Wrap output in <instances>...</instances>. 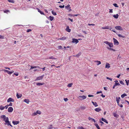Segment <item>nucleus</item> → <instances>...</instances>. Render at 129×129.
Segmentation results:
<instances>
[{"instance_id":"1","label":"nucleus","mask_w":129,"mask_h":129,"mask_svg":"<svg viewBox=\"0 0 129 129\" xmlns=\"http://www.w3.org/2000/svg\"><path fill=\"white\" fill-rule=\"evenodd\" d=\"M1 118L4 119V120L5 122V124H7L8 125H10L11 127H12V125L11 124L10 122L9 121V118L8 117H6L5 115H2L1 116Z\"/></svg>"},{"instance_id":"2","label":"nucleus","mask_w":129,"mask_h":129,"mask_svg":"<svg viewBox=\"0 0 129 129\" xmlns=\"http://www.w3.org/2000/svg\"><path fill=\"white\" fill-rule=\"evenodd\" d=\"M104 43L108 45L110 47H112L113 46V44L111 43H110L107 41L104 42Z\"/></svg>"},{"instance_id":"3","label":"nucleus","mask_w":129,"mask_h":129,"mask_svg":"<svg viewBox=\"0 0 129 129\" xmlns=\"http://www.w3.org/2000/svg\"><path fill=\"white\" fill-rule=\"evenodd\" d=\"M78 98L80 100H82L85 99L86 98V97L85 95L79 96L78 97Z\"/></svg>"},{"instance_id":"4","label":"nucleus","mask_w":129,"mask_h":129,"mask_svg":"<svg viewBox=\"0 0 129 129\" xmlns=\"http://www.w3.org/2000/svg\"><path fill=\"white\" fill-rule=\"evenodd\" d=\"M102 28L104 29H109L110 30H111L112 29V28L111 26H106L104 27H102Z\"/></svg>"},{"instance_id":"5","label":"nucleus","mask_w":129,"mask_h":129,"mask_svg":"<svg viewBox=\"0 0 129 129\" xmlns=\"http://www.w3.org/2000/svg\"><path fill=\"white\" fill-rule=\"evenodd\" d=\"M113 39L114 41V45H119V42L117 40L114 38H113Z\"/></svg>"},{"instance_id":"6","label":"nucleus","mask_w":129,"mask_h":129,"mask_svg":"<svg viewBox=\"0 0 129 129\" xmlns=\"http://www.w3.org/2000/svg\"><path fill=\"white\" fill-rule=\"evenodd\" d=\"M44 76V75L41 76L37 77L35 79V80H39L42 79Z\"/></svg>"},{"instance_id":"7","label":"nucleus","mask_w":129,"mask_h":129,"mask_svg":"<svg viewBox=\"0 0 129 129\" xmlns=\"http://www.w3.org/2000/svg\"><path fill=\"white\" fill-rule=\"evenodd\" d=\"M65 8L69 11V12H70L72 11V10L71 9V7H70L69 5H68L67 6L65 7Z\"/></svg>"},{"instance_id":"8","label":"nucleus","mask_w":129,"mask_h":129,"mask_svg":"<svg viewBox=\"0 0 129 129\" xmlns=\"http://www.w3.org/2000/svg\"><path fill=\"white\" fill-rule=\"evenodd\" d=\"M3 70L5 72L7 73L9 75H10L11 74L14 72V71H12L11 72H10L7 70Z\"/></svg>"},{"instance_id":"9","label":"nucleus","mask_w":129,"mask_h":129,"mask_svg":"<svg viewBox=\"0 0 129 129\" xmlns=\"http://www.w3.org/2000/svg\"><path fill=\"white\" fill-rule=\"evenodd\" d=\"M14 102V100L11 98H10L8 99L7 100L8 102Z\"/></svg>"},{"instance_id":"10","label":"nucleus","mask_w":129,"mask_h":129,"mask_svg":"<svg viewBox=\"0 0 129 129\" xmlns=\"http://www.w3.org/2000/svg\"><path fill=\"white\" fill-rule=\"evenodd\" d=\"M13 110V109L12 107H9L8 109V111L9 112H11Z\"/></svg>"},{"instance_id":"11","label":"nucleus","mask_w":129,"mask_h":129,"mask_svg":"<svg viewBox=\"0 0 129 129\" xmlns=\"http://www.w3.org/2000/svg\"><path fill=\"white\" fill-rule=\"evenodd\" d=\"M116 29L117 30H122V28L120 26H115V27Z\"/></svg>"},{"instance_id":"12","label":"nucleus","mask_w":129,"mask_h":129,"mask_svg":"<svg viewBox=\"0 0 129 129\" xmlns=\"http://www.w3.org/2000/svg\"><path fill=\"white\" fill-rule=\"evenodd\" d=\"M72 42L73 43H75L76 44H77L79 42V41L77 39L74 38L73 39V41Z\"/></svg>"},{"instance_id":"13","label":"nucleus","mask_w":129,"mask_h":129,"mask_svg":"<svg viewBox=\"0 0 129 129\" xmlns=\"http://www.w3.org/2000/svg\"><path fill=\"white\" fill-rule=\"evenodd\" d=\"M66 30L68 32H70L71 31V29L69 28V27L68 26H67L66 28Z\"/></svg>"},{"instance_id":"14","label":"nucleus","mask_w":129,"mask_h":129,"mask_svg":"<svg viewBox=\"0 0 129 129\" xmlns=\"http://www.w3.org/2000/svg\"><path fill=\"white\" fill-rule=\"evenodd\" d=\"M110 67V64L108 63H107L105 66V68L107 69H109Z\"/></svg>"},{"instance_id":"15","label":"nucleus","mask_w":129,"mask_h":129,"mask_svg":"<svg viewBox=\"0 0 129 129\" xmlns=\"http://www.w3.org/2000/svg\"><path fill=\"white\" fill-rule=\"evenodd\" d=\"M67 38L65 37H63L61 38L58 39V40H65Z\"/></svg>"},{"instance_id":"16","label":"nucleus","mask_w":129,"mask_h":129,"mask_svg":"<svg viewBox=\"0 0 129 129\" xmlns=\"http://www.w3.org/2000/svg\"><path fill=\"white\" fill-rule=\"evenodd\" d=\"M12 123L14 125H17L19 123V121H13L12 122Z\"/></svg>"},{"instance_id":"17","label":"nucleus","mask_w":129,"mask_h":129,"mask_svg":"<svg viewBox=\"0 0 129 129\" xmlns=\"http://www.w3.org/2000/svg\"><path fill=\"white\" fill-rule=\"evenodd\" d=\"M22 96V95L21 94H19L18 93H17V95H16V96L18 99H19V98H21Z\"/></svg>"},{"instance_id":"18","label":"nucleus","mask_w":129,"mask_h":129,"mask_svg":"<svg viewBox=\"0 0 129 129\" xmlns=\"http://www.w3.org/2000/svg\"><path fill=\"white\" fill-rule=\"evenodd\" d=\"M101 120L102 121L104 122H105L106 123H107V124L108 123V122L105 119L102 118Z\"/></svg>"},{"instance_id":"19","label":"nucleus","mask_w":129,"mask_h":129,"mask_svg":"<svg viewBox=\"0 0 129 129\" xmlns=\"http://www.w3.org/2000/svg\"><path fill=\"white\" fill-rule=\"evenodd\" d=\"M120 99V98L119 97H116V101H117V102L118 104V103H119Z\"/></svg>"},{"instance_id":"20","label":"nucleus","mask_w":129,"mask_h":129,"mask_svg":"<svg viewBox=\"0 0 129 129\" xmlns=\"http://www.w3.org/2000/svg\"><path fill=\"white\" fill-rule=\"evenodd\" d=\"M24 102H25V103H27V104H28L29 103V100L28 99H25L24 100Z\"/></svg>"},{"instance_id":"21","label":"nucleus","mask_w":129,"mask_h":129,"mask_svg":"<svg viewBox=\"0 0 129 129\" xmlns=\"http://www.w3.org/2000/svg\"><path fill=\"white\" fill-rule=\"evenodd\" d=\"M92 103L95 107H97L98 106L97 103L96 102H94L93 101H92Z\"/></svg>"},{"instance_id":"22","label":"nucleus","mask_w":129,"mask_h":129,"mask_svg":"<svg viewBox=\"0 0 129 129\" xmlns=\"http://www.w3.org/2000/svg\"><path fill=\"white\" fill-rule=\"evenodd\" d=\"M94 110L96 112H99L101 110V109L98 108H96Z\"/></svg>"},{"instance_id":"23","label":"nucleus","mask_w":129,"mask_h":129,"mask_svg":"<svg viewBox=\"0 0 129 129\" xmlns=\"http://www.w3.org/2000/svg\"><path fill=\"white\" fill-rule=\"evenodd\" d=\"M81 54V53L80 52L78 53V54L76 55H74L73 56L74 57H79Z\"/></svg>"},{"instance_id":"24","label":"nucleus","mask_w":129,"mask_h":129,"mask_svg":"<svg viewBox=\"0 0 129 129\" xmlns=\"http://www.w3.org/2000/svg\"><path fill=\"white\" fill-rule=\"evenodd\" d=\"M37 10H38V11L42 15H44V13L43 12L41 11L40 10V9H39L38 8L37 9Z\"/></svg>"},{"instance_id":"25","label":"nucleus","mask_w":129,"mask_h":129,"mask_svg":"<svg viewBox=\"0 0 129 129\" xmlns=\"http://www.w3.org/2000/svg\"><path fill=\"white\" fill-rule=\"evenodd\" d=\"M113 16L115 18L117 19L118 18L119 15L118 14H117L116 15H113Z\"/></svg>"},{"instance_id":"26","label":"nucleus","mask_w":129,"mask_h":129,"mask_svg":"<svg viewBox=\"0 0 129 129\" xmlns=\"http://www.w3.org/2000/svg\"><path fill=\"white\" fill-rule=\"evenodd\" d=\"M95 62H97V65H99L101 63V62L100 61H98V60H96L95 61H94Z\"/></svg>"},{"instance_id":"27","label":"nucleus","mask_w":129,"mask_h":129,"mask_svg":"<svg viewBox=\"0 0 129 129\" xmlns=\"http://www.w3.org/2000/svg\"><path fill=\"white\" fill-rule=\"evenodd\" d=\"M44 83H36V84L38 86H40L41 85H42L43 84H44Z\"/></svg>"},{"instance_id":"28","label":"nucleus","mask_w":129,"mask_h":129,"mask_svg":"<svg viewBox=\"0 0 129 129\" xmlns=\"http://www.w3.org/2000/svg\"><path fill=\"white\" fill-rule=\"evenodd\" d=\"M49 19L51 21H52L53 20L54 17H52L51 16H50L49 17Z\"/></svg>"},{"instance_id":"29","label":"nucleus","mask_w":129,"mask_h":129,"mask_svg":"<svg viewBox=\"0 0 129 129\" xmlns=\"http://www.w3.org/2000/svg\"><path fill=\"white\" fill-rule=\"evenodd\" d=\"M51 13L54 15L55 16L57 15L56 12H54L53 10H52L51 11Z\"/></svg>"},{"instance_id":"30","label":"nucleus","mask_w":129,"mask_h":129,"mask_svg":"<svg viewBox=\"0 0 129 129\" xmlns=\"http://www.w3.org/2000/svg\"><path fill=\"white\" fill-rule=\"evenodd\" d=\"M94 125L96 126V127L98 128V129H100V128L97 124L95 123L94 124Z\"/></svg>"},{"instance_id":"31","label":"nucleus","mask_w":129,"mask_h":129,"mask_svg":"<svg viewBox=\"0 0 129 129\" xmlns=\"http://www.w3.org/2000/svg\"><path fill=\"white\" fill-rule=\"evenodd\" d=\"M4 107L3 106L1 105L0 106V109L1 110H3L4 109Z\"/></svg>"},{"instance_id":"32","label":"nucleus","mask_w":129,"mask_h":129,"mask_svg":"<svg viewBox=\"0 0 129 129\" xmlns=\"http://www.w3.org/2000/svg\"><path fill=\"white\" fill-rule=\"evenodd\" d=\"M127 96V94H125V93H124L121 95V96L122 98H123L124 96Z\"/></svg>"},{"instance_id":"33","label":"nucleus","mask_w":129,"mask_h":129,"mask_svg":"<svg viewBox=\"0 0 129 129\" xmlns=\"http://www.w3.org/2000/svg\"><path fill=\"white\" fill-rule=\"evenodd\" d=\"M72 83H69L68 84L67 86L69 87H71L72 86Z\"/></svg>"},{"instance_id":"34","label":"nucleus","mask_w":129,"mask_h":129,"mask_svg":"<svg viewBox=\"0 0 129 129\" xmlns=\"http://www.w3.org/2000/svg\"><path fill=\"white\" fill-rule=\"evenodd\" d=\"M36 112L37 114H40L41 113V112L39 110L37 111Z\"/></svg>"},{"instance_id":"35","label":"nucleus","mask_w":129,"mask_h":129,"mask_svg":"<svg viewBox=\"0 0 129 129\" xmlns=\"http://www.w3.org/2000/svg\"><path fill=\"white\" fill-rule=\"evenodd\" d=\"M125 81H126L127 85H128L129 84V80H125Z\"/></svg>"},{"instance_id":"36","label":"nucleus","mask_w":129,"mask_h":129,"mask_svg":"<svg viewBox=\"0 0 129 129\" xmlns=\"http://www.w3.org/2000/svg\"><path fill=\"white\" fill-rule=\"evenodd\" d=\"M4 12L5 13H7V12H10V11H9V10H4Z\"/></svg>"},{"instance_id":"37","label":"nucleus","mask_w":129,"mask_h":129,"mask_svg":"<svg viewBox=\"0 0 129 129\" xmlns=\"http://www.w3.org/2000/svg\"><path fill=\"white\" fill-rule=\"evenodd\" d=\"M117 35H118V36L119 37H121L123 38H124L125 37L124 36H122V35L120 34H117Z\"/></svg>"},{"instance_id":"38","label":"nucleus","mask_w":129,"mask_h":129,"mask_svg":"<svg viewBox=\"0 0 129 129\" xmlns=\"http://www.w3.org/2000/svg\"><path fill=\"white\" fill-rule=\"evenodd\" d=\"M52 125H50L48 127V129H51L52 128Z\"/></svg>"},{"instance_id":"39","label":"nucleus","mask_w":129,"mask_h":129,"mask_svg":"<svg viewBox=\"0 0 129 129\" xmlns=\"http://www.w3.org/2000/svg\"><path fill=\"white\" fill-rule=\"evenodd\" d=\"M113 5L114 6L116 7H118V6L116 4H113Z\"/></svg>"},{"instance_id":"40","label":"nucleus","mask_w":129,"mask_h":129,"mask_svg":"<svg viewBox=\"0 0 129 129\" xmlns=\"http://www.w3.org/2000/svg\"><path fill=\"white\" fill-rule=\"evenodd\" d=\"M9 2L11 3H14V1L13 0H8Z\"/></svg>"},{"instance_id":"41","label":"nucleus","mask_w":129,"mask_h":129,"mask_svg":"<svg viewBox=\"0 0 129 129\" xmlns=\"http://www.w3.org/2000/svg\"><path fill=\"white\" fill-rule=\"evenodd\" d=\"M107 48H108V49H109L110 50H111L113 51H115V50L113 48H110L108 47H107Z\"/></svg>"},{"instance_id":"42","label":"nucleus","mask_w":129,"mask_h":129,"mask_svg":"<svg viewBox=\"0 0 129 129\" xmlns=\"http://www.w3.org/2000/svg\"><path fill=\"white\" fill-rule=\"evenodd\" d=\"M114 85L115 86H116L117 85H120V84L118 82L116 83H115Z\"/></svg>"},{"instance_id":"43","label":"nucleus","mask_w":129,"mask_h":129,"mask_svg":"<svg viewBox=\"0 0 129 129\" xmlns=\"http://www.w3.org/2000/svg\"><path fill=\"white\" fill-rule=\"evenodd\" d=\"M39 68V67H33V66H31V68H30V69H33L34 68Z\"/></svg>"},{"instance_id":"44","label":"nucleus","mask_w":129,"mask_h":129,"mask_svg":"<svg viewBox=\"0 0 129 129\" xmlns=\"http://www.w3.org/2000/svg\"><path fill=\"white\" fill-rule=\"evenodd\" d=\"M49 58L50 59H56V58H54L53 57V56H51V57H49Z\"/></svg>"},{"instance_id":"45","label":"nucleus","mask_w":129,"mask_h":129,"mask_svg":"<svg viewBox=\"0 0 129 129\" xmlns=\"http://www.w3.org/2000/svg\"><path fill=\"white\" fill-rule=\"evenodd\" d=\"M120 83V84H121L123 85L124 84V83L122 81H119Z\"/></svg>"},{"instance_id":"46","label":"nucleus","mask_w":129,"mask_h":129,"mask_svg":"<svg viewBox=\"0 0 129 129\" xmlns=\"http://www.w3.org/2000/svg\"><path fill=\"white\" fill-rule=\"evenodd\" d=\"M8 105H7L6 106H4V108L6 109H7V108H8Z\"/></svg>"},{"instance_id":"47","label":"nucleus","mask_w":129,"mask_h":129,"mask_svg":"<svg viewBox=\"0 0 129 129\" xmlns=\"http://www.w3.org/2000/svg\"><path fill=\"white\" fill-rule=\"evenodd\" d=\"M37 114L36 112H35V113H33L32 115L33 116H35V115H37Z\"/></svg>"},{"instance_id":"48","label":"nucleus","mask_w":129,"mask_h":129,"mask_svg":"<svg viewBox=\"0 0 129 129\" xmlns=\"http://www.w3.org/2000/svg\"><path fill=\"white\" fill-rule=\"evenodd\" d=\"M78 129H84V128L82 126H79L78 127Z\"/></svg>"},{"instance_id":"49","label":"nucleus","mask_w":129,"mask_h":129,"mask_svg":"<svg viewBox=\"0 0 129 129\" xmlns=\"http://www.w3.org/2000/svg\"><path fill=\"white\" fill-rule=\"evenodd\" d=\"M0 38L1 39H4V37L3 36L0 35Z\"/></svg>"},{"instance_id":"50","label":"nucleus","mask_w":129,"mask_h":129,"mask_svg":"<svg viewBox=\"0 0 129 129\" xmlns=\"http://www.w3.org/2000/svg\"><path fill=\"white\" fill-rule=\"evenodd\" d=\"M59 7L61 8H63L64 7V5H63V6L60 5L59 6Z\"/></svg>"},{"instance_id":"51","label":"nucleus","mask_w":129,"mask_h":129,"mask_svg":"<svg viewBox=\"0 0 129 129\" xmlns=\"http://www.w3.org/2000/svg\"><path fill=\"white\" fill-rule=\"evenodd\" d=\"M31 31V30L30 29H27V32H29Z\"/></svg>"},{"instance_id":"52","label":"nucleus","mask_w":129,"mask_h":129,"mask_svg":"<svg viewBox=\"0 0 129 129\" xmlns=\"http://www.w3.org/2000/svg\"><path fill=\"white\" fill-rule=\"evenodd\" d=\"M106 78H107V79L110 80L111 81H112V79L110 78H109L108 77H106Z\"/></svg>"},{"instance_id":"53","label":"nucleus","mask_w":129,"mask_h":129,"mask_svg":"<svg viewBox=\"0 0 129 129\" xmlns=\"http://www.w3.org/2000/svg\"><path fill=\"white\" fill-rule=\"evenodd\" d=\"M118 105L119 106V107H123V105H122V104H120H120H119V103H118Z\"/></svg>"},{"instance_id":"54","label":"nucleus","mask_w":129,"mask_h":129,"mask_svg":"<svg viewBox=\"0 0 129 129\" xmlns=\"http://www.w3.org/2000/svg\"><path fill=\"white\" fill-rule=\"evenodd\" d=\"M12 105H13V104L10 102V104H9V105H8V106H12Z\"/></svg>"},{"instance_id":"55","label":"nucleus","mask_w":129,"mask_h":129,"mask_svg":"<svg viewBox=\"0 0 129 129\" xmlns=\"http://www.w3.org/2000/svg\"><path fill=\"white\" fill-rule=\"evenodd\" d=\"M117 114L116 113H114L113 114V115L115 117H117Z\"/></svg>"},{"instance_id":"56","label":"nucleus","mask_w":129,"mask_h":129,"mask_svg":"<svg viewBox=\"0 0 129 129\" xmlns=\"http://www.w3.org/2000/svg\"><path fill=\"white\" fill-rule=\"evenodd\" d=\"M64 100L65 102H67L68 100V99L67 98H64Z\"/></svg>"},{"instance_id":"57","label":"nucleus","mask_w":129,"mask_h":129,"mask_svg":"<svg viewBox=\"0 0 129 129\" xmlns=\"http://www.w3.org/2000/svg\"><path fill=\"white\" fill-rule=\"evenodd\" d=\"M14 74L16 76H18L19 74L18 73H14Z\"/></svg>"},{"instance_id":"58","label":"nucleus","mask_w":129,"mask_h":129,"mask_svg":"<svg viewBox=\"0 0 129 129\" xmlns=\"http://www.w3.org/2000/svg\"><path fill=\"white\" fill-rule=\"evenodd\" d=\"M109 10H110L109 13H113V9H109Z\"/></svg>"},{"instance_id":"59","label":"nucleus","mask_w":129,"mask_h":129,"mask_svg":"<svg viewBox=\"0 0 129 129\" xmlns=\"http://www.w3.org/2000/svg\"><path fill=\"white\" fill-rule=\"evenodd\" d=\"M58 48L59 49H61L62 48V46H58Z\"/></svg>"},{"instance_id":"60","label":"nucleus","mask_w":129,"mask_h":129,"mask_svg":"<svg viewBox=\"0 0 129 129\" xmlns=\"http://www.w3.org/2000/svg\"><path fill=\"white\" fill-rule=\"evenodd\" d=\"M68 20L71 21V22H73V20L70 18H69L68 19Z\"/></svg>"},{"instance_id":"61","label":"nucleus","mask_w":129,"mask_h":129,"mask_svg":"<svg viewBox=\"0 0 129 129\" xmlns=\"http://www.w3.org/2000/svg\"><path fill=\"white\" fill-rule=\"evenodd\" d=\"M102 93V91H98L96 92V94H98L100 93Z\"/></svg>"},{"instance_id":"62","label":"nucleus","mask_w":129,"mask_h":129,"mask_svg":"<svg viewBox=\"0 0 129 129\" xmlns=\"http://www.w3.org/2000/svg\"><path fill=\"white\" fill-rule=\"evenodd\" d=\"M88 25H93V26H94L95 25V24H88Z\"/></svg>"},{"instance_id":"63","label":"nucleus","mask_w":129,"mask_h":129,"mask_svg":"<svg viewBox=\"0 0 129 129\" xmlns=\"http://www.w3.org/2000/svg\"><path fill=\"white\" fill-rule=\"evenodd\" d=\"M45 67H44L43 68H41V69H42L43 71H44L45 70Z\"/></svg>"},{"instance_id":"64","label":"nucleus","mask_w":129,"mask_h":129,"mask_svg":"<svg viewBox=\"0 0 129 129\" xmlns=\"http://www.w3.org/2000/svg\"><path fill=\"white\" fill-rule=\"evenodd\" d=\"M120 74H119V75H118L117 76V78H119V77H120Z\"/></svg>"}]
</instances>
